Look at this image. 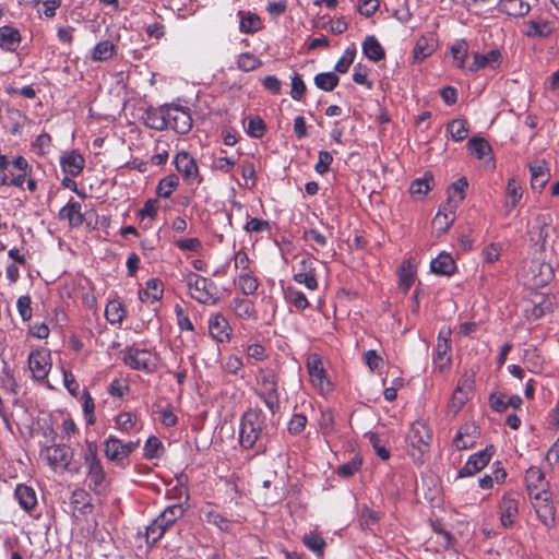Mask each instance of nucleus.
Masks as SVG:
<instances>
[{
  "label": "nucleus",
  "mask_w": 559,
  "mask_h": 559,
  "mask_svg": "<svg viewBox=\"0 0 559 559\" xmlns=\"http://www.w3.org/2000/svg\"><path fill=\"white\" fill-rule=\"evenodd\" d=\"M519 276L523 284L530 288L546 286L554 277L551 265L539 259L523 262Z\"/></svg>",
  "instance_id": "f257e3e1"
},
{
  "label": "nucleus",
  "mask_w": 559,
  "mask_h": 559,
  "mask_svg": "<svg viewBox=\"0 0 559 559\" xmlns=\"http://www.w3.org/2000/svg\"><path fill=\"white\" fill-rule=\"evenodd\" d=\"M265 425V418L261 411H247L240 421L239 440L240 444L250 449L257 442Z\"/></svg>",
  "instance_id": "f03ea898"
},
{
  "label": "nucleus",
  "mask_w": 559,
  "mask_h": 559,
  "mask_svg": "<svg viewBox=\"0 0 559 559\" xmlns=\"http://www.w3.org/2000/svg\"><path fill=\"white\" fill-rule=\"evenodd\" d=\"M187 285L190 296L201 304L214 305L218 299V290L215 283L203 276L190 273L187 276Z\"/></svg>",
  "instance_id": "7ed1b4c3"
},
{
  "label": "nucleus",
  "mask_w": 559,
  "mask_h": 559,
  "mask_svg": "<svg viewBox=\"0 0 559 559\" xmlns=\"http://www.w3.org/2000/svg\"><path fill=\"white\" fill-rule=\"evenodd\" d=\"M258 395L274 414L280 408L277 380L272 370H261L257 376Z\"/></svg>",
  "instance_id": "20e7f679"
},
{
  "label": "nucleus",
  "mask_w": 559,
  "mask_h": 559,
  "mask_svg": "<svg viewBox=\"0 0 559 559\" xmlns=\"http://www.w3.org/2000/svg\"><path fill=\"white\" fill-rule=\"evenodd\" d=\"M84 461L87 467L88 487L99 493L104 489L105 472L97 459V450L94 443L88 442L84 451Z\"/></svg>",
  "instance_id": "39448f33"
},
{
  "label": "nucleus",
  "mask_w": 559,
  "mask_h": 559,
  "mask_svg": "<svg viewBox=\"0 0 559 559\" xmlns=\"http://www.w3.org/2000/svg\"><path fill=\"white\" fill-rule=\"evenodd\" d=\"M183 515V508L180 504L167 507L146 528V537L156 543L178 519Z\"/></svg>",
  "instance_id": "423d86ee"
},
{
  "label": "nucleus",
  "mask_w": 559,
  "mask_h": 559,
  "mask_svg": "<svg viewBox=\"0 0 559 559\" xmlns=\"http://www.w3.org/2000/svg\"><path fill=\"white\" fill-rule=\"evenodd\" d=\"M166 119L168 128L175 130L178 134H187L192 128V118L188 109L166 104Z\"/></svg>",
  "instance_id": "0eeeda50"
},
{
  "label": "nucleus",
  "mask_w": 559,
  "mask_h": 559,
  "mask_svg": "<svg viewBox=\"0 0 559 559\" xmlns=\"http://www.w3.org/2000/svg\"><path fill=\"white\" fill-rule=\"evenodd\" d=\"M41 455L53 469L64 471L73 456L72 450L67 445L47 447Z\"/></svg>",
  "instance_id": "6e6552de"
},
{
  "label": "nucleus",
  "mask_w": 559,
  "mask_h": 559,
  "mask_svg": "<svg viewBox=\"0 0 559 559\" xmlns=\"http://www.w3.org/2000/svg\"><path fill=\"white\" fill-rule=\"evenodd\" d=\"M534 502V508L539 520L547 526L555 522V508L550 502V493L546 490H540L531 497Z\"/></svg>",
  "instance_id": "1a4fd4ad"
},
{
  "label": "nucleus",
  "mask_w": 559,
  "mask_h": 559,
  "mask_svg": "<svg viewBox=\"0 0 559 559\" xmlns=\"http://www.w3.org/2000/svg\"><path fill=\"white\" fill-rule=\"evenodd\" d=\"M492 453V447H489L476 454H473L465 463V465L460 469L459 476L467 477L480 472L489 463Z\"/></svg>",
  "instance_id": "9d476101"
},
{
  "label": "nucleus",
  "mask_w": 559,
  "mask_h": 559,
  "mask_svg": "<svg viewBox=\"0 0 559 559\" xmlns=\"http://www.w3.org/2000/svg\"><path fill=\"white\" fill-rule=\"evenodd\" d=\"M451 330H441L438 335L436 346V354L433 362L439 369H443L451 361V345H450Z\"/></svg>",
  "instance_id": "9b49d317"
},
{
  "label": "nucleus",
  "mask_w": 559,
  "mask_h": 559,
  "mask_svg": "<svg viewBox=\"0 0 559 559\" xmlns=\"http://www.w3.org/2000/svg\"><path fill=\"white\" fill-rule=\"evenodd\" d=\"M124 361L136 370L151 371L155 366L153 355L146 349L130 348L126 354Z\"/></svg>",
  "instance_id": "f8f14e48"
},
{
  "label": "nucleus",
  "mask_w": 559,
  "mask_h": 559,
  "mask_svg": "<svg viewBox=\"0 0 559 559\" xmlns=\"http://www.w3.org/2000/svg\"><path fill=\"white\" fill-rule=\"evenodd\" d=\"M28 365L34 378L37 380H44L51 368L49 354L39 350L31 353L28 357Z\"/></svg>",
  "instance_id": "ddd939ff"
},
{
  "label": "nucleus",
  "mask_w": 559,
  "mask_h": 559,
  "mask_svg": "<svg viewBox=\"0 0 559 559\" xmlns=\"http://www.w3.org/2000/svg\"><path fill=\"white\" fill-rule=\"evenodd\" d=\"M307 368L312 383L321 391L329 390L330 382L325 378L323 364L318 355H310L307 360Z\"/></svg>",
  "instance_id": "4468645a"
},
{
  "label": "nucleus",
  "mask_w": 559,
  "mask_h": 559,
  "mask_svg": "<svg viewBox=\"0 0 559 559\" xmlns=\"http://www.w3.org/2000/svg\"><path fill=\"white\" fill-rule=\"evenodd\" d=\"M175 164L177 170L183 176L185 180L193 181L199 175L195 159L187 152H179L176 155Z\"/></svg>",
  "instance_id": "2eb2a0df"
},
{
  "label": "nucleus",
  "mask_w": 559,
  "mask_h": 559,
  "mask_svg": "<svg viewBox=\"0 0 559 559\" xmlns=\"http://www.w3.org/2000/svg\"><path fill=\"white\" fill-rule=\"evenodd\" d=\"M531 185L540 191L550 178L549 168L544 159H536L530 164Z\"/></svg>",
  "instance_id": "dca6fc26"
},
{
  "label": "nucleus",
  "mask_w": 559,
  "mask_h": 559,
  "mask_svg": "<svg viewBox=\"0 0 559 559\" xmlns=\"http://www.w3.org/2000/svg\"><path fill=\"white\" fill-rule=\"evenodd\" d=\"M500 521L504 527L511 526L519 513V500L513 495H506L499 506Z\"/></svg>",
  "instance_id": "f3484780"
},
{
  "label": "nucleus",
  "mask_w": 559,
  "mask_h": 559,
  "mask_svg": "<svg viewBox=\"0 0 559 559\" xmlns=\"http://www.w3.org/2000/svg\"><path fill=\"white\" fill-rule=\"evenodd\" d=\"M407 439L414 449L418 450L420 453H424L429 448L431 436L427 427L424 424L418 423L413 425Z\"/></svg>",
  "instance_id": "a211bd4d"
},
{
  "label": "nucleus",
  "mask_w": 559,
  "mask_h": 559,
  "mask_svg": "<svg viewBox=\"0 0 559 559\" xmlns=\"http://www.w3.org/2000/svg\"><path fill=\"white\" fill-rule=\"evenodd\" d=\"M472 389V383L469 379L461 380L457 384L456 390L453 392L452 397L450 400L448 412L452 415H456L459 411L463 407L465 402L468 399V392Z\"/></svg>",
  "instance_id": "6ab92c4d"
},
{
  "label": "nucleus",
  "mask_w": 559,
  "mask_h": 559,
  "mask_svg": "<svg viewBox=\"0 0 559 559\" xmlns=\"http://www.w3.org/2000/svg\"><path fill=\"white\" fill-rule=\"evenodd\" d=\"M478 429L474 424H465L457 431L453 443L457 450H465L473 447Z\"/></svg>",
  "instance_id": "aec40b11"
},
{
  "label": "nucleus",
  "mask_w": 559,
  "mask_h": 559,
  "mask_svg": "<svg viewBox=\"0 0 559 559\" xmlns=\"http://www.w3.org/2000/svg\"><path fill=\"white\" fill-rule=\"evenodd\" d=\"M21 43V34L17 28L5 25L0 27V48L13 52Z\"/></svg>",
  "instance_id": "412c9836"
},
{
  "label": "nucleus",
  "mask_w": 559,
  "mask_h": 559,
  "mask_svg": "<svg viewBox=\"0 0 559 559\" xmlns=\"http://www.w3.org/2000/svg\"><path fill=\"white\" fill-rule=\"evenodd\" d=\"M209 331L210 334L221 343L229 338L230 328L227 320L221 314L211 316L209 320Z\"/></svg>",
  "instance_id": "4be33fe9"
},
{
  "label": "nucleus",
  "mask_w": 559,
  "mask_h": 559,
  "mask_svg": "<svg viewBox=\"0 0 559 559\" xmlns=\"http://www.w3.org/2000/svg\"><path fill=\"white\" fill-rule=\"evenodd\" d=\"M430 270L435 274L450 276L454 274L456 265L453 258L449 253L441 252L436 259L431 261Z\"/></svg>",
  "instance_id": "5701e85b"
},
{
  "label": "nucleus",
  "mask_w": 559,
  "mask_h": 559,
  "mask_svg": "<svg viewBox=\"0 0 559 559\" xmlns=\"http://www.w3.org/2000/svg\"><path fill=\"white\" fill-rule=\"evenodd\" d=\"M14 496L20 507L26 512H31L37 506V497L35 490L26 485H17Z\"/></svg>",
  "instance_id": "b1692460"
},
{
  "label": "nucleus",
  "mask_w": 559,
  "mask_h": 559,
  "mask_svg": "<svg viewBox=\"0 0 559 559\" xmlns=\"http://www.w3.org/2000/svg\"><path fill=\"white\" fill-rule=\"evenodd\" d=\"M81 203L75 201H70L67 205H64L60 212L59 217L61 219H67L71 227H79L82 225L84 221V216L81 212Z\"/></svg>",
  "instance_id": "393cba45"
},
{
  "label": "nucleus",
  "mask_w": 559,
  "mask_h": 559,
  "mask_svg": "<svg viewBox=\"0 0 559 559\" xmlns=\"http://www.w3.org/2000/svg\"><path fill=\"white\" fill-rule=\"evenodd\" d=\"M455 219V209L445 204L442 210L436 214L432 226L439 234H444Z\"/></svg>",
  "instance_id": "a878e982"
},
{
  "label": "nucleus",
  "mask_w": 559,
  "mask_h": 559,
  "mask_svg": "<svg viewBox=\"0 0 559 559\" xmlns=\"http://www.w3.org/2000/svg\"><path fill=\"white\" fill-rule=\"evenodd\" d=\"M500 61H501V53L497 49L491 50L487 55L475 53L474 61L469 66L468 69H469V71L475 72L485 67L496 68L500 63Z\"/></svg>",
  "instance_id": "bb28decb"
},
{
  "label": "nucleus",
  "mask_w": 559,
  "mask_h": 559,
  "mask_svg": "<svg viewBox=\"0 0 559 559\" xmlns=\"http://www.w3.org/2000/svg\"><path fill=\"white\" fill-rule=\"evenodd\" d=\"M60 164L62 170L71 176H78L84 167V158L82 155L71 152L61 156Z\"/></svg>",
  "instance_id": "cd10ccee"
},
{
  "label": "nucleus",
  "mask_w": 559,
  "mask_h": 559,
  "mask_svg": "<svg viewBox=\"0 0 559 559\" xmlns=\"http://www.w3.org/2000/svg\"><path fill=\"white\" fill-rule=\"evenodd\" d=\"M498 9L510 16L520 17L526 15L531 8L523 0H500Z\"/></svg>",
  "instance_id": "c85d7f7f"
},
{
  "label": "nucleus",
  "mask_w": 559,
  "mask_h": 559,
  "mask_svg": "<svg viewBox=\"0 0 559 559\" xmlns=\"http://www.w3.org/2000/svg\"><path fill=\"white\" fill-rule=\"evenodd\" d=\"M364 55L371 61L378 62L385 56L384 49L374 36H367L362 41Z\"/></svg>",
  "instance_id": "c756f323"
},
{
  "label": "nucleus",
  "mask_w": 559,
  "mask_h": 559,
  "mask_svg": "<svg viewBox=\"0 0 559 559\" xmlns=\"http://www.w3.org/2000/svg\"><path fill=\"white\" fill-rule=\"evenodd\" d=\"M467 187V180L462 177L454 181L448 190V206L456 210L460 202L465 198V188Z\"/></svg>",
  "instance_id": "7c9ffc66"
},
{
  "label": "nucleus",
  "mask_w": 559,
  "mask_h": 559,
  "mask_svg": "<svg viewBox=\"0 0 559 559\" xmlns=\"http://www.w3.org/2000/svg\"><path fill=\"white\" fill-rule=\"evenodd\" d=\"M105 454L108 460L117 463H121L126 459L122 442L112 436L105 441Z\"/></svg>",
  "instance_id": "2f4dec72"
},
{
  "label": "nucleus",
  "mask_w": 559,
  "mask_h": 559,
  "mask_svg": "<svg viewBox=\"0 0 559 559\" xmlns=\"http://www.w3.org/2000/svg\"><path fill=\"white\" fill-rule=\"evenodd\" d=\"M238 14L240 15L239 28L241 33L252 34L261 28V20L255 13L239 11Z\"/></svg>",
  "instance_id": "473e14b6"
},
{
  "label": "nucleus",
  "mask_w": 559,
  "mask_h": 559,
  "mask_svg": "<svg viewBox=\"0 0 559 559\" xmlns=\"http://www.w3.org/2000/svg\"><path fill=\"white\" fill-rule=\"evenodd\" d=\"M145 122L150 128L155 130L167 129L166 105L160 106L157 110L147 111Z\"/></svg>",
  "instance_id": "72a5a7b5"
},
{
  "label": "nucleus",
  "mask_w": 559,
  "mask_h": 559,
  "mask_svg": "<svg viewBox=\"0 0 559 559\" xmlns=\"http://www.w3.org/2000/svg\"><path fill=\"white\" fill-rule=\"evenodd\" d=\"M435 48L436 43L432 36H421L414 47V59L424 60L435 51Z\"/></svg>",
  "instance_id": "f704fd0d"
},
{
  "label": "nucleus",
  "mask_w": 559,
  "mask_h": 559,
  "mask_svg": "<svg viewBox=\"0 0 559 559\" xmlns=\"http://www.w3.org/2000/svg\"><path fill=\"white\" fill-rule=\"evenodd\" d=\"M164 288L163 283L159 280L152 278L147 281L145 289L139 293L142 301L151 299L152 301H158L163 297Z\"/></svg>",
  "instance_id": "c9c22d12"
},
{
  "label": "nucleus",
  "mask_w": 559,
  "mask_h": 559,
  "mask_svg": "<svg viewBox=\"0 0 559 559\" xmlns=\"http://www.w3.org/2000/svg\"><path fill=\"white\" fill-rule=\"evenodd\" d=\"M231 309L235 314L241 319H251L255 317L254 305L249 299L235 298L231 302Z\"/></svg>",
  "instance_id": "e433bc0d"
},
{
  "label": "nucleus",
  "mask_w": 559,
  "mask_h": 559,
  "mask_svg": "<svg viewBox=\"0 0 559 559\" xmlns=\"http://www.w3.org/2000/svg\"><path fill=\"white\" fill-rule=\"evenodd\" d=\"M310 264L311 262L309 260H302V269L294 275V280L298 284L305 285L308 289L314 290L318 287V282L316 275L311 271L308 272V266Z\"/></svg>",
  "instance_id": "4c0bfd02"
},
{
  "label": "nucleus",
  "mask_w": 559,
  "mask_h": 559,
  "mask_svg": "<svg viewBox=\"0 0 559 559\" xmlns=\"http://www.w3.org/2000/svg\"><path fill=\"white\" fill-rule=\"evenodd\" d=\"M338 76L333 72H322L314 76V84L318 88L330 92L338 84Z\"/></svg>",
  "instance_id": "58836bf2"
},
{
  "label": "nucleus",
  "mask_w": 559,
  "mask_h": 559,
  "mask_svg": "<svg viewBox=\"0 0 559 559\" xmlns=\"http://www.w3.org/2000/svg\"><path fill=\"white\" fill-rule=\"evenodd\" d=\"M236 285L242 294L252 295L257 292L259 282L249 273H240L236 280Z\"/></svg>",
  "instance_id": "ea45409f"
},
{
  "label": "nucleus",
  "mask_w": 559,
  "mask_h": 559,
  "mask_svg": "<svg viewBox=\"0 0 559 559\" xmlns=\"http://www.w3.org/2000/svg\"><path fill=\"white\" fill-rule=\"evenodd\" d=\"M544 474L538 467H530L525 474V481L530 496L533 497L535 493L534 489H538L543 486Z\"/></svg>",
  "instance_id": "a19ab883"
},
{
  "label": "nucleus",
  "mask_w": 559,
  "mask_h": 559,
  "mask_svg": "<svg viewBox=\"0 0 559 559\" xmlns=\"http://www.w3.org/2000/svg\"><path fill=\"white\" fill-rule=\"evenodd\" d=\"M178 183H179V180H178V177L176 175L166 176L165 178H163L159 181V183H158V186L156 188L157 195L162 197V198L170 197V194L176 189Z\"/></svg>",
  "instance_id": "79ce46f5"
},
{
  "label": "nucleus",
  "mask_w": 559,
  "mask_h": 559,
  "mask_svg": "<svg viewBox=\"0 0 559 559\" xmlns=\"http://www.w3.org/2000/svg\"><path fill=\"white\" fill-rule=\"evenodd\" d=\"M468 148L471 150V152L478 158V159H481L484 158L485 156H487L490 151H491V147L489 145V143L483 139V138H472L469 141H468Z\"/></svg>",
  "instance_id": "37998d69"
},
{
  "label": "nucleus",
  "mask_w": 559,
  "mask_h": 559,
  "mask_svg": "<svg viewBox=\"0 0 559 559\" xmlns=\"http://www.w3.org/2000/svg\"><path fill=\"white\" fill-rule=\"evenodd\" d=\"M447 129L454 141H463L468 134L467 122L462 119L452 120Z\"/></svg>",
  "instance_id": "c03bdc74"
},
{
  "label": "nucleus",
  "mask_w": 559,
  "mask_h": 559,
  "mask_svg": "<svg viewBox=\"0 0 559 559\" xmlns=\"http://www.w3.org/2000/svg\"><path fill=\"white\" fill-rule=\"evenodd\" d=\"M115 50V46L112 43L105 40L98 43L92 52V58L95 61H105L108 60Z\"/></svg>",
  "instance_id": "a18cd8bd"
},
{
  "label": "nucleus",
  "mask_w": 559,
  "mask_h": 559,
  "mask_svg": "<svg viewBox=\"0 0 559 559\" xmlns=\"http://www.w3.org/2000/svg\"><path fill=\"white\" fill-rule=\"evenodd\" d=\"M433 181V177L430 174H425L423 178L414 180L411 185L409 191L413 195H425L430 189V182Z\"/></svg>",
  "instance_id": "49530a36"
},
{
  "label": "nucleus",
  "mask_w": 559,
  "mask_h": 559,
  "mask_svg": "<svg viewBox=\"0 0 559 559\" xmlns=\"http://www.w3.org/2000/svg\"><path fill=\"white\" fill-rule=\"evenodd\" d=\"M105 314L110 323H120L124 318V309L119 301L108 302Z\"/></svg>",
  "instance_id": "de8ad7c7"
},
{
  "label": "nucleus",
  "mask_w": 559,
  "mask_h": 559,
  "mask_svg": "<svg viewBox=\"0 0 559 559\" xmlns=\"http://www.w3.org/2000/svg\"><path fill=\"white\" fill-rule=\"evenodd\" d=\"M305 545L313 551L317 556L323 555V549L325 546L324 539L318 534H306L304 536Z\"/></svg>",
  "instance_id": "09e8293b"
},
{
  "label": "nucleus",
  "mask_w": 559,
  "mask_h": 559,
  "mask_svg": "<svg viewBox=\"0 0 559 559\" xmlns=\"http://www.w3.org/2000/svg\"><path fill=\"white\" fill-rule=\"evenodd\" d=\"M356 56L355 47L347 48L343 56L338 59V61L335 64V71L338 73H346L352 63L354 62Z\"/></svg>",
  "instance_id": "8fccbe9b"
},
{
  "label": "nucleus",
  "mask_w": 559,
  "mask_h": 559,
  "mask_svg": "<svg viewBox=\"0 0 559 559\" xmlns=\"http://www.w3.org/2000/svg\"><path fill=\"white\" fill-rule=\"evenodd\" d=\"M237 64H238V68L241 69L242 71L249 72V71H253L257 68H259L262 64V62L260 59H258L253 55L246 52V53H241L238 57Z\"/></svg>",
  "instance_id": "3c124183"
},
{
  "label": "nucleus",
  "mask_w": 559,
  "mask_h": 559,
  "mask_svg": "<svg viewBox=\"0 0 559 559\" xmlns=\"http://www.w3.org/2000/svg\"><path fill=\"white\" fill-rule=\"evenodd\" d=\"M467 51V44L464 40H459L451 47V53L456 61L457 68H464Z\"/></svg>",
  "instance_id": "603ef678"
},
{
  "label": "nucleus",
  "mask_w": 559,
  "mask_h": 559,
  "mask_svg": "<svg viewBox=\"0 0 559 559\" xmlns=\"http://www.w3.org/2000/svg\"><path fill=\"white\" fill-rule=\"evenodd\" d=\"M163 452V443L156 437L147 439L144 445V455L147 459L159 457Z\"/></svg>",
  "instance_id": "864d4df0"
},
{
  "label": "nucleus",
  "mask_w": 559,
  "mask_h": 559,
  "mask_svg": "<svg viewBox=\"0 0 559 559\" xmlns=\"http://www.w3.org/2000/svg\"><path fill=\"white\" fill-rule=\"evenodd\" d=\"M206 521L210 524L217 526L222 531H228L230 528V521L216 511L207 512Z\"/></svg>",
  "instance_id": "5fc2aeb1"
},
{
  "label": "nucleus",
  "mask_w": 559,
  "mask_h": 559,
  "mask_svg": "<svg viewBox=\"0 0 559 559\" xmlns=\"http://www.w3.org/2000/svg\"><path fill=\"white\" fill-rule=\"evenodd\" d=\"M507 193L510 199V204L515 207L522 198L521 187L514 178H511L508 182Z\"/></svg>",
  "instance_id": "6e6d98bb"
},
{
  "label": "nucleus",
  "mask_w": 559,
  "mask_h": 559,
  "mask_svg": "<svg viewBox=\"0 0 559 559\" xmlns=\"http://www.w3.org/2000/svg\"><path fill=\"white\" fill-rule=\"evenodd\" d=\"M31 297L28 295L21 296L17 299L16 307L17 311L23 321H27L32 318V306Z\"/></svg>",
  "instance_id": "4d7b16f0"
},
{
  "label": "nucleus",
  "mask_w": 559,
  "mask_h": 559,
  "mask_svg": "<svg viewBox=\"0 0 559 559\" xmlns=\"http://www.w3.org/2000/svg\"><path fill=\"white\" fill-rule=\"evenodd\" d=\"M369 69L366 66L358 63L354 68L353 80L355 83L366 85L368 88L372 87V82L367 80Z\"/></svg>",
  "instance_id": "13d9d810"
},
{
  "label": "nucleus",
  "mask_w": 559,
  "mask_h": 559,
  "mask_svg": "<svg viewBox=\"0 0 559 559\" xmlns=\"http://www.w3.org/2000/svg\"><path fill=\"white\" fill-rule=\"evenodd\" d=\"M288 300L298 309L304 310L309 306L305 294L299 290L289 289L287 293Z\"/></svg>",
  "instance_id": "bf43d9fd"
},
{
  "label": "nucleus",
  "mask_w": 559,
  "mask_h": 559,
  "mask_svg": "<svg viewBox=\"0 0 559 559\" xmlns=\"http://www.w3.org/2000/svg\"><path fill=\"white\" fill-rule=\"evenodd\" d=\"M360 465L361 461L354 459L350 462L340 465L337 468V474L342 477H350L360 468Z\"/></svg>",
  "instance_id": "052dcab7"
},
{
  "label": "nucleus",
  "mask_w": 559,
  "mask_h": 559,
  "mask_svg": "<svg viewBox=\"0 0 559 559\" xmlns=\"http://www.w3.org/2000/svg\"><path fill=\"white\" fill-rule=\"evenodd\" d=\"M306 424H307V418L305 415L295 414L288 424V431L292 435H298L305 429Z\"/></svg>",
  "instance_id": "680f3d73"
},
{
  "label": "nucleus",
  "mask_w": 559,
  "mask_h": 559,
  "mask_svg": "<svg viewBox=\"0 0 559 559\" xmlns=\"http://www.w3.org/2000/svg\"><path fill=\"white\" fill-rule=\"evenodd\" d=\"M158 211V201L157 200H147L144 206L139 211V215L143 221L145 217L153 219L157 215Z\"/></svg>",
  "instance_id": "e2e57ef3"
},
{
  "label": "nucleus",
  "mask_w": 559,
  "mask_h": 559,
  "mask_svg": "<svg viewBox=\"0 0 559 559\" xmlns=\"http://www.w3.org/2000/svg\"><path fill=\"white\" fill-rule=\"evenodd\" d=\"M546 23H538L535 21H530L526 23L525 34L530 37L532 36H546L548 31H546Z\"/></svg>",
  "instance_id": "0e129e2a"
},
{
  "label": "nucleus",
  "mask_w": 559,
  "mask_h": 559,
  "mask_svg": "<svg viewBox=\"0 0 559 559\" xmlns=\"http://www.w3.org/2000/svg\"><path fill=\"white\" fill-rule=\"evenodd\" d=\"M25 182V174H19L16 176H10L4 171H0V186H15L22 187Z\"/></svg>",
  "instance_id": "69168bd1"
},
{
  "label": "nucleus",
  "mask_w": 559,
  "mask_h": 559,
  "mask_svg": "<svg viewBox=\"0 0 559 559\" xmlns=\"http://www.w3.org/2000/svg\"><path fill=\"white\" fill-rule=\"evenodd\" d=\"M332 162H333V157H332L331 153H329L326 151H321L319 153V159H318V163L316 164L314 168L319 174L323 175L329 170Z\"/></svg>",
  "instance_id": "338daca9"
},
{
  "label": "nucleus",
  "mask_w": 559,
  "mask_h": 559,
  "mask_svg": "<svg viewBox=\"0 0 559 559\" xmlns=\"http://www.w3.org/2000/svg\"><path fill=\"white\" fill-rule=\"evenodd\" d=\"M306 92V85L302 81V79L296 74L293 79H292V92H290V95L294 99L296 100H300L302 95L305 94Z\"/></svg>",
  "instance_id": "774afa93"
}]
</instances>
